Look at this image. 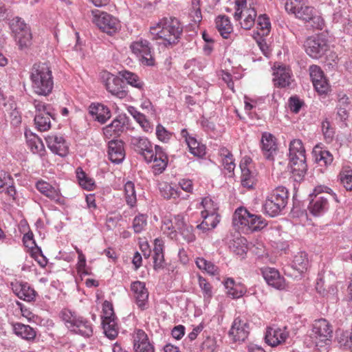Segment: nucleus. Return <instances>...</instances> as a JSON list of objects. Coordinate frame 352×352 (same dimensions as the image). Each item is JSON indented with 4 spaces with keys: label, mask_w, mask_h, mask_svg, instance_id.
<instances>
[{
    "label": "nucleus",
    "mask_w": 352,
    "mask_h": 352,
    "mask_svg": "<svg viewBox=\"0 0 352 352\" xmlns=\"http://www.w3.org/2000/svg\"><path fill=\"white\" fill-rule=\"evenodd\" d=\"M182 32L179 21L173 17L163 18L150 28L152 39L166 47L177 43Z\"/></svg>",
    "instance_id": "obj_1"
},
{
    "label": "nucleus",
    "mask_w": 352,
    "mask_h": 352,
    "mask_svg": "<svg viewBox=\"0 0 352 352\" xmlns=\"http://www.w3.org/2000/svg\"><path fill=\"white\" fill-rule=\"evenodd\" d=\"M32 91L38 96H47L54 88L52 67L47 63H34L30 70Z\"/></svg>",
    "instance_id": "obj_2"
},
{
    "label": "nucleus",
    "mask_w": 352,
    "mask_h": 352,
    "mask_svg": "<svg viewBox=\"0 0 352 352\" xmlns=\"http://www.w3.org/2000/svg\"><path fill=\"white\" fill-rule=\"evenodd\" d=\"M285 7L287 12L294 14L296 17L309 23L314 28H322L323 19L318 10L309 6L307 0H287Z\"/></svg>",
    "instance_id": "obj_3"
},
{
    "label": "nucleus",
    "mask_w": 352,
    "mask_h": 352,
    "mask_svg": "<svg viewBox=\"0 0 352 352\" xmlns=\"http://www.w3.org/2000/svg\"><path fill=\"white\" fill-rule=\"evenodd\" d=\"M60 315L66 327L70 331L86 337L92 335L93 329L90 322L82 317L78 316L75 312L69 309H63Z\"/></svg>",
    "instance_id": "obj_4"
},
{
    "label": "nucleus",
    "mask_w": 352,
    "mask_h": 352,
    "mask_svg": "<svg viewBox=\"0 0 352 352\" xmlns=\"http://www.w3.org/2000/svg\"><path fill=\"white\" fill-rule=\"evenodd\" d=\"M233 223L235 226H241L251 230H261L267 226L266 221L261 215L251 214L243 208L236 210L233 216Z\"/></svg>",
    "instance_id": "obj_5"
},
{
    "label": "nucleus",
    "mask_w": 352,
    "mask_h": 352,
    "mask_svg": "<svg viewBox=\"0 0 352 352\" xmlns=\"http://www.w3.org/2000/svg\"><path fill=\"white\" fill-rule=\"evenodd\" d=\"M288 199L287 190L285 187H278L274 190L267 197L263 208L270 217L278 215L286 206Z\"/></svg>",
    "instance_id": "obj_6"
},
{
    "label": "nucleus",
    "mask_w": 352,
    "mask_h": 352,
    "mask_svg": "<svg viewBox=\"0 0 352 352\" xmlns=\"http://www.w3.org/2000/svg\"><path fill=\"white\" fill-rule=\"evenodd\" d=\"M332 337L333 329L327 320L320 319L314 321L311 338L316 346L323 347L329 345Z\"/></svg>",
    "instance_id": "obj_7"
},
{
    "label": "nucleus",
    "mask_w": 352,
    "mask_h": 352,
    "mask_svg": "<svg viewBox=\"0 0 352 352\" xmlns=\"http://www.w3.org/2000/svg\"><path fill=\"white\" fill-rule=\"evenodd\" d=\"M256 12L253 8L247 7L246 0L235 1L234 19L239 21L242 28L250 30L255 23Z\"/></svg>",
    "instance_id": "obj_8"
},
{
    "label": "nucleus",
    "mask_w": 352,
    "mask_h": 352,
    "mask_svg": "<svg viewBox=\"0 0 352 352\" xmlns=\"http://www.w3.org/2000/svg\"><path fill=\"white\" fill-rule=\"evenodd\" d=\"M10 27L21 50L26 49L31 45L32 33L23 20L19 17H14L11 21Z\"/></svg>",
    "instance_id": "obj_9"
},
{
    "label": "nucleus",
    "mask_w": 352,
    "mask_h": 352,
    "mask_svg": "<svg viewBox=\"0 0 352 352\" xmlns=\"http://www.w3.org/2000/svg\"><path fill=\"white\" fill-rule=\"evenodd\" d=\"M35 108L34 122L36 128L41 131H45L51 127V119L53 118L51 107L44 102L34 100Z\"/></svg>",
    "instance_id": "obj_10"
},
{
    "label": "nucleus",
    "mask_w": 352,
    "mask_h": 352,
    "mask_svg": "<svg viewBox=\"0 0 352 352\" xmlns=\"http://www.w3.org/2000/svg\"><path fill=\"white\" fill-rule=\"evenodd\" d=\"M306 53L313 58L318 59L328 50L326 38L322 35L309 36L305 42Z\"/></svg>",
    "instance_id": "obj_11"
},
{
    "label": "nucleus",
    "mask_w": 352,
    "mask_h": 352,
    "mask_svg": "<svg viewBox=\"0 0 352 352\" xmlns=\"http://www.w3.org/2000/svg\"><path fill=\"white\" fill-rule=\"evenodd\" d=\"M93 22L104 32L109 34L116 33L119 28V21L111 14L100 12L98 10L94 12Z\"/></svg>",
    "instance_id": "obj_12"
},
{
    "label": "nucleus",
    "mask_w": 352,
    "mask_h": 352,
    "mask_svg": "<svg viewBox=\"0 0 352 352\" xmlns=\"http://www.w3.org/2000/svg\"><path fill=\"white\" fill-rule=\"evenodd\" d=\"M130 47L133 53L140 58L142 64L147 66L154 65L155 60L151 54V49L148 41L140 39L135 41Z\"/></svg>",
    "instance_id": "obj_13"
},
{
    "label": "nucleus",
    "mask_w": 352,
    "mask_h": 352,
    "mask_svg": "<svg viewBox=\"0 0 352 352\" xmlns=\"http://www.w3.org/2000/svg\"><path fill=\"white\" fill-rule=\"evenodd\" d=\"M131 144L135 151L142 155L145 161L151 162L154 156V151L151 143L144 137L133 136L131 138Z\"/></svg>",
    "instance_id": "obj_14"
},
{
    "label": "nucleus",
    "mask_w": 352,
    "mask_h": 352,
    "mask_svg": "<svg viewBox=\"0 0 352 352\" xmlns=\"http://www.w3.org/2000/svg\"><path fill=\"white\" fill-rule=\"evenodd\" d=\"M309 70L310 78L316 91L320 94H327L329 90V85L321 68L314 65L309 67Z\"/></svg>",
    "instance_id": "obj_15"
},
{
    "label": "nucleus",
    "mask_w": 352,
    "mask_h": 352,
    "mask_svg": "<svg viewBox=\"0 0 352 352\" xmlns=\"http://www.w3.org/2000/svg\"><path fill=\"white\" fill-rule=\"evenodd\" d=\"M288 337L289 331L285 327H270L266 329L265 340L268 345L274 347L285 342Z\"/></svg>",
    "instance_id": "obj_16"
},
{
    "label": "nucleus",
    "mask_w": 352,
    "mask_h": 352,
    "mask_svg": "<svg viewBox=\"0 0 352 352\" xmlns=\"http://www.w3.org/2000/svg\"><path fill=\"white\" fill-rule=\"evenodd\" d=\"M48 148L55 154L61 157L66 156L69 153V146L65 139L56 134H52L45 138Z\"/></svg>",
    "instance_id": "obj_17"
},
{
    "label": "nucleus",
    "mask_w": 352,
    "mask_h": 352,
    "mask_svg": "<svg viewBox=\"0 0 352 352\" xmlns=\"http://www.w3.org/2000/svg\"><path fill=\"white\" fill-rule=\"evenodd\" d=\"M248 334L249 324L247 321L240 318H235L229 331V335L233 341H244Z\"/></svg>",
    "instance_id": "obj_18"
},
{
    "label": "nucleus",
    "mask_w": 352,
    "mask_h": 352,
    "mask_svg": "<svg viewBox=\"0 0 352 352\" xmlns=\"http://www.w3.org/2000/svg\"><path fill=\"white\" fill-rule=\"evenodd\" d=\"M131 290L138 307L144 309L146 307L148 299V292L145 283L139 280L135 281L131 285Z\"/></svg>",
    "instance_id": "obj_19"
},
{
    "label": "nucleus",
    "mask_w": 352,
    "mask_h": 352,
    "mask_svg": "<svg viewBox=\"0 0 352 352\" xmlns=\"http://www.w3.org/2000/svg\"><path fill=\"white\" fill-rule=\"evenodd\" d=\"M36 188L38 190L59 205L65 204V198L62 196L58 188L53 187L51 184L46 182L39 181L36 183Z\"/></svg>",
    "instance_id": "obj_20"
},
{
    "label": "nucleus",
    "mask_w": 352,
    "mask_h": 352,
    "mask_svg": "<svg viewBox=\"0 0 352 352\" xmlns=\"http://www.w3.org/2000/svg\"><path fill=\"white\" fill-rule=\"evenodd\" d=\"M122 84L123 82L120 78L109 73L106 74L105 87L107 90L119 98H123L126 96Z\"/></svg>",
    "instance_id": "obj_21"
},
{
    "label": "nucleus",
    "mask_w": 352,
    "mask_h": 352,
    "mask_svg": "<svg viewBox=\"0 0 352 352\" xmlns=\"http://www.w3.org/2000/svg\"><path fill=\"white\" fill-rule=\"evenodd\" d=\"M261 271L264 279L269 285L278 289L285 288V279L277 270L272 267H265Z\"/></svg>",
    "instance_id": "obj_22"
},
{
    "label": "nucleus",
    "mask_w": 352,
    "mask_h": 352,
    "mask_svg": "<svg viewBox=\"0 0 352 352\" xmlns=\"http://www.w3.org/2000/svg\"><path fill=\"white\" fill-rule=\"evenodd\" d=\"M273 70V82L276 87H285L290 84L291 74L289 68L275 65Z\"/></svg>",
    "instance_id": "obj_23"
},
{
    "label": "nucleus",
    "mask_w": 352,
    "mask_h": 352,
    "mask_svg": "<svg viewBox=\"0 0 352 352\" xmlns=\"http://www.w3.org/2000/svg\"><path fill=\"white\" fill-rule=\"evenodd\" d=\"M261 142L265 157L268 160H273L277 148L274 136L270 133L265 132L262 135Z\"/></svg>",
    "instance_id": "obj_24"
},
{
    "label": "nucleus",
    "mask_w": 352,
    "mask_h": 352,
    "mask_svg": "<svg viewBox=\"0 0 352 352\" xmlns=\"http://www.w3.org/2000/svg\"><path fill=\"white\" fill-rule=\"evenodd\" d=\"M108 154L109 160L116 164L123 161L125 157L124 144L120 140H111L109 142Z\"/></svg>",
    "instance_id": "obj_25"
},
{
    "label": "nucleus",
    "mask_w": 352,
    "mask_h": 352,
    "mask_svg": "<svg viewBox=\"0 0 352 352\" xmlns=\"http://www.w3.org/2000/svg\"><path fill=\"white\" fill-rule=\"evenodd\" d=\"M152 162H153V172L155 175L162 173L167 166V155L160 146H155V147L154 156Z\"/></svg>",
    "instance_id": "obj_26"
},
{
    "label": "nucleus",
    "mask_w": 352,
    "mask_h": 352,
    "mask_svg": "<svg viewBox=\"0 0 352 352\" xmlns=\"http://www.w3.org/2000/svg\"><path fill=\"white\" fill-rule=\"evenodd\" d=\"M89 112L93 118L104 124L111 118V111L109 109L102 104L92 103L89 107Z\"/></svg>",
    "instance_id": "obj_27"
},
{
    "label": "nucleus",
    "mask_w": 352,
    "mask_h": 352,
    "mask_svg": "<svg viewBox=\"0 0 352 352\" xmlns=\"http://www.w3.org/2000/svg\"><path fill=\"white\" fill-rule=\"evenodd\" d=\"M291 172L296 181H300L307 171L306 157L300 156V159L289 160Z\"/></svg>",
    "instance_id": "obj_28"
},
{
    "label": "nucleus",
    "mask_w": 352,
    "mask_h": 352,
    "mask_svg": "<svg viewBox=\"0 0 352 352\" xmlns=\"http://www.w3.org/2000/svg\"><path fill=\"white\" fill-rule=\"evenodd\" d=\"M328 199L324 196L312 199L309 206L310 212L314 216H319L328 208Z\"/></svg>",
    "instance_id": "obj_29"
},
{
    "label": "nucleus",
    "mask_w": 352,
    "mask_h": 352,
    "mask_svg": "<svg viewBox=\"0 0 352 352\" xmlns=\"http://www.w3.org/2000/svg\"><path fill=\"white\" fill-rule=\"evenodd\" d=\"M132 339L134 350L152 345L149 341L147 334L144 331L140 329H136L134 330L132 334Z\"/></svg>",
    "instance_id": "obj_30"
},
{
    "label": "nucleus",
    "mask_w": 352,
    "mask_h": 352,
    "mask_svg": "<svg viewBox=\"0 0 352 352\" xmlns=\"http://www.w3.org/2000/svg\"><path fill=\"white\" fill-rule=\"evenodd\" d=\"M309 260L307 254L305 252H298L292 261V267L299 273H303L308 269Z\"/></svg>",
    "instance_id": "obj_31"
},
{
    "label": "nucleus",
    "mask_w": 352,
    "mask_h": 352,
    "mask_svg": "<svg viewBox=\"0 0 352 352\" xmlns=\"http://www.w3.org/2000/svg\"><path fill=\"white\" fill-rule=\"evenodd\" d=\"M216 26L220 34L224 38H228L232 32V25L228 16H219L216 19Z\"/></svg>",
    "instance_id": "obj_32"
},
{
    "label": "nucleus",
    "mask_w": 352,
    "mask_h": 352,
    "mask_svg": "<svg viewBox=\"0 0 352 352\" xmlns=\"http://www.w3.org/2000/svg\"><path fill=\"white\" fill-rule=\"evenodd\" d=\"M13 330L16 335L25 340H30L36 337V331L29 325L16 323L13 325Z\"/></svg>",
    "instance_id": "obj_33"
},
{
    "label": "nucleus",
    "mask_w": 352,
    "mask_h": 352,
    "mask_svg": "<svg viewBox=\"0 0 352 352\" xmlns=\"http://www.w3.org/2000/svg\"><path fill=\"white\" fill-rule=\"evenodd\" d=\"M219 155L221 157L222 165L228 173H232L235 168L234 160L233 155L226 148L219 149Z\"/></svg>",
    "instance_id": "obj_34"
},
{
    "label": "nucleus",
    "mask_w": 352,
    "mask_h": 352,
    "mask_svg": "<svg viewBox=\"0 0 352 352\" xmlns=\"http://www.w3.org/2000/svg\"><path fill=\"white\" fill-rule=\"evenodd\" d=\"M289 160L300 159V156L305 157V149L302 142L299 139H294L291 141L289 148Z\"/></svg>",
    "instance_id": "obj_35"
},
{
    "label": "nucleus",
    "mask_w": 352,
    "mask_h": 352,
    "mask_svg": "<svg viewBox=\"0 0 352 352\" xmlns=\"http://www.w3.org/2000/svg\"><path fill=\"white\" fill-rule=\"evenodd\" d=\"M204 219L203 221L197 226V228L204 231H208L214 229L219 223V214H201Z\"/></svg>",
    "instance_id": "obj_36"
},
{
    "label": "nucleus",
    "mask_w": 352,
    "mask_h": 352,
    "mask_svg": "<svg viewBox=\"0 0 352 352\" xmlns=\"http://www.w3.org/2000/svg\"><path fill=\"white\" fill-rule=\"evenodd\" d=\"M116 320H107L102 322L104 333L111 340L115 339L118 334V327Z\"/></svg>",
    "instance_id": "obj_37"
},
{
    "label": "nucleus",
    "mask_w": 352,
    "mask_h": 352,
    "mask_svg": "<svg viewBox=\"0 0 352 352\" xmlns=\"http://www.w3.org/2000/svg\"><path fill=\"white\" fill-rule=\"evenodd\" d=\"M186 144L189 148L190 152L195 156L201 157L206 153L205 146L200 144L197 140L193 137L187 138Z\"/></svg>",
    "instance_id": "obj_38"
},
{
    "label": "nucleus",
    "mask_w": 352,
    "mask_h": 352,
    "mask_svg": "<svg viewBox=\"0 0 352 352\" xmlns=\"http://www.w3.org/2000/svg\"><path fill=\"white\" fill-rule=\"evenodd\" d=\"M76 177L81 187L88 190H91L94 188L95 184L94 179L89 177L82 170V168H77Z\"/></svg>",
    "instance_id": "obj_39"
},
{
    "label": "nucleus",
    "mask_w": 352,
    "mask_h": 352,
    "mask_svg": "<svg viewBox=\"0 0 352 352\" xmlns=\"http://www.w3.org/2000/svg\"><path fill=\"white\" fill-rule=\"evenodd\" d=\"M195 263L199 270L206 272L210 275L214 276L219 274V268L204 258H197Z\"/></svg>",
    "instance_id": "obj_40"
},
{
    "label": "nucleus",
    "mask_w": 352,
    "mask_h": 352,
    "mask_svg": "<svg viewBox=\"0 0 352 352\" xmlns=\"http://www.w3.org/2000/svg\"><path fill=\"white\" fill-rule=\"evenodd\" d=\"M122 77L131 86L142 90L144 86L143 81L135 74L128 71H122L120 72Z\"/></svg>",
    "instance_id": "obj_41"
},
{
    "label": "nucleus",
    "mask_w": 352,
    "mask_h": 352,
    "mask_svg": "<svg viewBox=\"0 0 352 352\" xmlns=\"http://www.w3.org/2000/svg\"><path fill=\"white\" fill-rule=\"evenodd\" d=\"M28 146L34 154L43 157L45 154V149L42 140L36 136H34L28 142Z\"/></svg>",
    "instance_id": "obj_42"
},
{
    "label": "nucleus",
    "mask_w": 352,
    "mask_h": 352,
    "mask_svg": "<svg viewBox=\"0 0 352 352\" xmlns=\"http://www.w3.org/2000/svg\"><path fill=\"white\" fill-rule=\"evenodd\" d=\"M201 206L204 210L201 211V214H218V206L210 197H204L201 203Z\"/></svg>",
    "instance_id": "obj_43"
},
{
    "label": "nucleus",
    "mask_w": 352,
    "mask_h": 352,
    "mask_svg": "<svg viewBox=\"0 0 352 352\" xmlns=\"http://www.w3.org/2000/svg\"><path fill=\"white\" fill-rule=\"evenodd\" d=\"M16 295L19 298L25 301L30 302L34 299L36 293L30 286L25 284H20L19 289L16 292Z\"/></svg>",
    "instance_id": "obj_44"
},
{
    "label": "nucleus",
    "mask_w": 352,
    "mask_h": 352,
    "mask_svg": "<svg viewBox=\"0 0 352 352\" xmlns=\"http://www.w3.org/2000/svg\"><path fill=\"white\" fill-rule=\"evenodd\" d=\"M126 201L130 206H133L137 201L135 185L132 182H127L124 185Z\"/></svg>",
    "instance_id": "obj_45"
},
{
    "label": "nucleus",
    "mask_w": 352,
    "mask_h": 352,
    "mask_svg": "<svg viewBox=\"0 0 352 352\" xmlns=\"http://www.w3.org/2000/svg\"><path fill=\"white\" fill-rule=\"evenodd\" d=\"M160 190L162 197L165 199H175L179 196V192L170 184L162 183L160 185Z\"/></svg>",
    "instance_id": "obj_46"
},
{
    "label": "nucleus",
    "mask_w": 352,
    "mask_h": 352,
    "mask_svg": "<svg viewBox=\"0 0 352 352\" xmlns=\"http://www.w3.org/2000/svg\"><path fill=\"white\" fill-rule=\"evenodd\" d=\"M255 182V177L254 174L251 172L250 168H243L241 170V184L244 187L248 188H252Z\"/></svg>",
    "instance_id": "obj_47"
},
{
    "label": "nucleus",
    "mask_w": 352,
    "mask_h": 352,
    "mask_svg": "<svg viewBox=\"0 0 352 352\" xmlns=\"http://www.w3.org/2000/svg\"><path fill=\"white\" fill-rule=\"evenodd\" d=\"M199 286L201 288L205 300H209L212 296V287L207 280L201 276H198Z\"/></svg>",
    "instance_id": "obj_48"
},
{
    "label": "nucleus",
    "mask_w": 352,
    "mask_h": 352,
    "mask_svg": "<svg viewBox=\"0 0 352 352\" xmlns=\"http://www.w3.org/2000/svg\"><path fill=\"white\" fill-rule=\"evenodd\" d=\"M340 180L346 190H352V170L347 168L340 173Z\"/></svg>",
    "instance_id": "obj_49"
},
{
    "label": "nucleus",
    "mask_w": 352,
    "mask_h": 352,
    "mask_svg": "<svg viewBox=\"0 0 352 352\" xmlns=\"http://www.w3.org/2000/svg\"><path fill=\"white\" fill-rule=\"evenodd\" d=\"M271 28L269 19L265 15H260L257 20V28L261 31L260 34H268Z\"/></svg>",
    "instance_id": "obj_50"
},
{
    "label": "nucleus",
    "mask_w": 352,
    "mask_h": 352,
    "mask_svg": "<svg viewBox=\"0 0 352 352\" xmlns=\"http://www.w3.org/2000/svg\"><path fill=\"white\" fill-rule=\"evenodd\" d=\"M147 225V217L140 214L137 215L133 221V228L136 233L141 232Z\"/></svg>",
    "instance_id": "obj_51"
},
{
    "label": "nucleus",
    "mask_w": 352,
    "mask_h": 352,
    "mask_svg": "<svg viewBox=\"0 0 352 352\" xmlns=\"http://www.w3.org/2000/svg\"><path fill=\"white\" fill-rule=\"evenodd\" d=\"M129 112L133 116V117L137 120V122L141 125V126L144 129V131H148L149 130V129L151 128L150 124L146 120L145 116L142 113L138 111L133 107H131V109H129Z\"/></svg>",
    "instance_id": "obj_52"
},
{
    "label": "nucleus",
    "mask_w": 352,
    "mask_h": 352,
    "mask_svg": "<svg viewBox=\"0 0 352 352\" xmlns=\"http://www.w3.org/2000/svg\"><path fill=\"white\" fill-rule=\"evenodd\" d=\"M33 237H34V235H33L32 232H29L26 233L23 236V238L24 245H25V247L31 249L32 251H33L34 254H36L37 252L41 254V250L38 247H36V243H35Z\"/></svg>",
    "instance_id": "obj_53"
},
{
    "label": "nucleus",
    "mask_w": 352,
    "mask_h": 352,
    "mask_svg": "<svg viewBox=\"0 0 352 352\" xmlns=\"http://www.w3.org/2000/svg\"><path fill=\"white\" fill-rule=\"evenodd\" d=\"M102 321L116 319L113 312V305L109 301L105 300L102 305Z\"/></svg>",
    "instance_id": "obj_54"
},
{
    "label": "nucleus",
    "mask_w": 352,
    "mask_h": 352,
    "mask_svg": "<svg viewBox=\"0 0 352 352\" xmlns=\"http://www.w3.org/2000/svg\"><path fill=\"white\" fill-rule=\"evenodd\" d=\"M123 126V123L120 120L116 119L104 129V133L105 135H111V132H113L115 134L118 133L122 130Z\"/></svg>",
    "instance_id": "obj_55"
},
{
    "label": "nucleus",
    "mask_w": 352,
    "mask_h": 352,
    "mask_svg": "<svg viewBox=\"0 0 352 352\" xmlns=\"http://www.w3.org/2000/svg\"><path fill=\"white\" fill-rule=\"evenodd\" d=\"M316 155V161L319 163H323L324 165L330 164L333 162V155L328 151H320L319 153L317 154L316 151H315Z\"/></svg>",
    "instance_id": "obj_56"
},
{
    "label": "nucleus",
    "mask_w": 352,
    "mask_h": 352,
    "mask_svg": "<svg viewBox=\"0 0 352 352\" xmlns=\"http://www.w3.org/2000/svg\"><path fill=\"white\" fill-rule=\"evenodd\" d=\"M162 230L164 233L168 234L170 238H174L176 236L174 223L170 219H166L163 221Z\"/></svg>",
    "instance_id": "obj_57"
},
{
    "label": "nucleus",
    "mask_w": 352,
    "mask_h": 352,
    "mask_svg": "<svg viewBox=\"0 0 352 352\" xmlns=\"http://www.w3.org/2000/svg\"><path fill=\"white\" fill-rule=\"evenodd\" d=\"M179 232L186 241L192 242L195 241V236L193 233V227L192 226L188 224Z\"/></svg>",
    "instance_id": "obj_58"
},
{
    "label": "nucleus",
    "mask_w": 352,
    "mask_h": 352,
    "mask_svg": "<svg viewBox=\"0 0 352 352\" xmlns=\"http://www.w3.org/2000/svg\"><path fill=\"white\" fill-rule=\"evenodd\" d=\"M322 130L327 141L331 142L333 138L334 131L331 127V124L329 121L325 120L322 122Z\"/></svg>",
    "instance_id": "obj_59"
},
{
    "label": "nucleus",
    "mask_w": 352,
    "mask_h": 352,
    "mask_svg": "<svg viewBox=\"0 0 352 352\" xmlns=\"http://www.w3.org/2000/svg\"><path fill=\"white\" fill-rule=\"evenodd\" d=\"M156 135L157 138L162 142H166L170 138V133H169L166 129L160 124H158L156 127Z\"/></svg>",
    "instance_id": "obj_60"
},
{
    "label": "nucleus",
    "mask_w": 352,
    "mask_h": 352,
    "mask_svg": "<svg viewBox=\"0 0 352 352\" xmlns=\"http://www.w3.org/2000/svg\"><path fill=\"white\" fill-rule=\"evenodd\" d=\"M227 294L233 298H238L243 295L244 289L241 285L236 284L234 287L229 289V292H227Z\"/></svg>",
    "instance_id": "obj_61"
},
{
    "label": "nucleus",
    "mask_w": 352,
    "mask_h": 352,
    "mask_svg": "<svg viewBox=\"0 0 352 352\" xmlns=\"http://www.w3.org/2000/svg\"><path fill=\"white\" fill-rule=\"evenodd\" d=\"M76 252L78 254V262L77 264L78 271L81 273L85 272V267L86 265V258L85 255L82 254V251L79 250L77 247L75 248Z\"/></svg>",
    "instance_id": "obj_62"
},
{
    "label": "nucleus",
    "mask_w": 352,
    "mask_h": 352,
    "mask_svg": "<svg viewBox=\"0 0 352 352\" xmlns=\"http://www.w3.org/2000/svg\"><path fill=\"white\" fill-rule=\"evenodd\" d=\"M173 223L176 231H180L182 229H183L184 227L188 225V223L186 221L184 216L181 214H178L174 217Z\"/></svg>",
    "instance_id": "obj_63"
},
{
    "label": "nucleus",
    "mask_w": 352,
    "mask_h": 352,
    "mask_svg": "<svg viewBox=\"0 0 352 352\" xmlns=\"http://www.w3.org/2000/svg\"><path fill=\"white\" fill-rule=\"evenodd\" d=\"M302 102L296 97H291L289 99V108L294 113H298L301 107Z\"/></svg>",
    "instance_id": "obj_64"
}]
</instances>
